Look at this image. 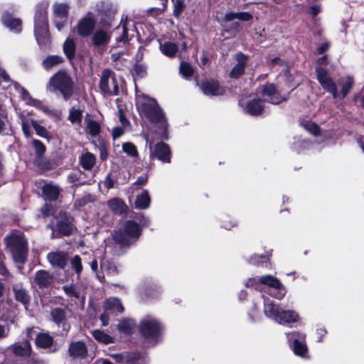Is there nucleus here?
<instances>
[{"label":"nucleus","mask_w":364,"mask_h":364,"mask_svg":"<svg viewBox=\"0 0 364 364\" xmlns=\"http://www.w3.org/2000/svg\"><path fill=\"white\" fill-rule=\"evenodd\" d=\"M52 276L45 270L36 272L34 277V282L40 288L48 287L52 282Z\"/></svg>","instance_id":"nucleus-24"},{"label":"nucleus","mask_w":364,"mask_h":364,"mask_svg":"<svg viewBox=\"0 0 364 364\" xmlns=\"http://www.w3.org/2000/svg\"><path fill=\"white\" fill-rule=\"evenodd\" d=\"M100 131V124L95 121L89 119L87 122L86 132L92 135V136H97Z\"/></svg>","instance_id":"nucleus-47"},{"label":"nucleus","mask_w":364,"mask_h":364,"mask_svg":"<svg viewBox=\"0 0 364 364\" xmlns=\"http://www.w3.org/2000/svg\"><path fill=\"white\" fill-rule=\"evenodd\" d=\"M35 35L41 47L46 46L50 42L48 19L46 11H38L35 16Z\"/></svg>","instance_id":"nucleus-5"},{"label":"nucleus","mask_w":364,"mask_h":364,"mask_svg":"<svg viewBox=\"0 0 364 364\" xmlns=\"http://www.w3.org/2000/svg\"><path fill=\"white\" fill-rule=\"evenodd\" d=\"M136 327V323L129 318L122 319L117 325V330L122 334L128 336L132 333Z\"/></svg>","instance_id":"nucleus-27"},{"label":"nucleus","mask_w":364,"mask_h":364,"mask_svg":"<svg viewBox=\"0 0 364 364\" xmlns=\"http://www.w3.org/2000/svg\"><path fill=\"white\" fill-rule=\"evenodd\" d=\"M31 124L38 136L47 139H51V135L48 131L44 127L40 125L36 120L31 119Z\"/></svg>","instance_id":"nucleus-43"},{"label":"nucleus","mask_w":364,"mask_h":364,"mask_svg":"<svg viewBox=\"0 0 364 364\" xmlns=\"http://www.w3.org/2000/svg\"><path fill=\"white\" fill-rule=\"evenodd\" d=\"M53 9L56 28L60 31L67 22L68 5L63 3H55Z\"/></svg>","instance_id":"nucleus-16"},{"label":"nucleus","mask_w":364,"mask_h":364,"mask_svg":"<svg viewBox=\"0 0 364 364\" xmlns=\"http://www.w3.org/2000/svg\"><path fill=\"white\" fill-rule=\"evenodd\" d=\"M53 341V337L45 333L38 334L36 339L37 346L42 348L50 347L52 345Z\"/></svg>","instance_id":"nucleus-38"},{"label":"nucleus","mask_w":364,"mask_h":364,"mask_svg":"<svg viewBox=\"0 0 364 364\" xmlns=\"http://www.w3.org/2000/svg\"><path fill=\"white\" fill-rule=\"evenodd\" d=\"M353 78L350 76H348L346 78L343 79L341 90V95L342 96V98H344L350 91L353 85Z\"/></svg>","instance_id":"nucleus-45"},{"label":"nucleus","mask_w":364,"mask_h":364,"mask_svg":"<svg viewBox=\"0 0 364 364\" xmlns=\"http://www.w3.org/2000/svg\"><path fill=\"white\" fill-rule=\"evenodd\" d=\"M245 286L247 287H255V289L262 291V288L260 287L259 278H250L245 282Z\"/></svg>","instance_id":"nucleus-59"},{"label":"nucleus","mask_w":364,"mask_h":364,"mask_svg":"<svg viewBox=\"0 0 364 364\" xmlns=\"http://www.w3.org/2000/svg\"><path fill=\"white\" fill-rule=\"evenodd\" d=\"M259 282L262 289V285H265L277 290V291L273 294L275 298L281 299L285 296V288L277 277L269 274L264 275L259 277Z\"/></svg>","instance_id":"nucleus-13"},{"label":"nucleus","mask_w":364,"mask_h":364,"mask_svg":"<svg viewBox=\"0 0 364 364\" xmlns=\"http://www.w3.org/2000/svg\"><path fill=\"white\" fill-rule=\"evenodd\" d=\"M94 338L104 344L113 343L114 342V338L105 333L101 330H95L92 332Z\"/></svg>","instance_id":"nucleus-36"},{"label":"nucleus","mask_w":364,"mask_h":364,"mask_svg":"<svg viewBox=\"0 0 364 364\" xmlns=\"http://www.w3.org/2000/svg\"><path fill=\"white\" fill-rule=\"evenodd\" d=\"M262 95L265 100L274 105H279L287 100L289 97L288 95L281 94L273 84H268L263 87Z\"/></svg>","instance_id":"nucleus-14"},{"label":"nucleus","mask_w":364,"mask_h":364,"mask_svg":"<svg viewBox=\"0 0 364 364\" xmlns=\"http://www.w3.org/2000/svg\"><path fill=\"white\" fill-rule=\"evenodd\" d=\"M316 78L322 88L331 93L334 99L338 97L339 93L338 92L337 86L331 77L321 67H318L316 70Z\"/></svg>","instance_id":"nucleus-10"},{"label":"nucleus","mask_w":364,"mask_h":364,"mask_svg":"<svg viewBox=\"0 0 364 364\" xmlns=\"http://www.w3.org/2000/svg\"><path fill=\"white\" fill-rule=\"evenodd\" d=\"M134 355V362L136 364H147L148 358L146 355H142L136 353H132Z\"/></svg>","instance_id":"nucleus-61"},{"label":"nucleus","mask_w":364,"mask_h":364,"mask_svg":"<svg viewBox=\"0 0 364 364\" xmlns=\"http://www.w3.org/2000/svg\"><path fill=\"white\" fill-rule=\"evenodd\" d=\"M240 106L243 111L252 116H258L262 114L264 110V102L259 99H250L249 100H240Z\"/></svg>","instance_id":"nucleus-15"},{"label":"nucleus","mask_w":364,"mask_h":364,"mask_svg":"<svg viewBox=\"0 0 364 364\" xmlns=\"http://www.w3.org/2000/svg\"><path fill=\"white\" fill-rule=\"evenodd\" d=\"M200 88L205 95L210 96L221 95L225 92L224 87L220 86L217 81L213 80L203 82Z\"/></svg>","instance_id":"nucleus-20"},{"label":"nucleus","mask_w":364,"mask_h":364,"mask_svg":"<svg viewBox=\"0 0 364 364\" xmlns=\"http://www.w3.org/2000/svg\"><path fill=\"white\" fill-rule=\"evenodd\" d=\"M51 316L53 321L57 324L62 323L65 320V312L60 308L52 309Z\"/></svg>","instance_id":"nucleus-46"},{"label":"nucleus","mask_w":364,"mask_h":364,"mask_svg":"<svg viewBox=\"0 0 364 364\" xmlns=\"http://www.w3.org/2000/svg\"><path fill=\"white\" fill-rule=\"evenodd\" d=\"M122 150L131 157H136L138 151L136 146L131 142H125L122 144Z\"/></svg>","instance_id":"nucleus-48"},{"label":"nucleus","mask_w":364,"mask_h":364,"mask_svg":"<svg viewBox=\"0 0 364 364\" xmlns=\"http://www.w3.org/2000/svg\"><path fill=\"white\" fill-rule=\"evenodd\" d=\"M47 87L50 92H60L65 100H68L73 92V82L66 72L59 71L50 79Z\"/></svg>","instance_id":"nucleus-4"},{"label":"nucleus","mask_w":364,"mask_h":364,"mask_svg":"<svg viewBox=\"0 0 364 364\" xmlns=\"http://www.w3.org/2000/svg\"><path fill=\"white\" fill-rule=\"evenodd\" d=\"M180 73L186 78L192 76L193 70L192 67L187 63L182 62L180 65Z\"/></svg>","instance_id":"nucleus-52"},{"label":"nucleus","mask_w":364,"mask_h":364,"mask_svg":"<svg viewBox=\"0 0 364 364\" xmlns=\"http://www.w3.org/2000/svg\"><path fill=\"white\" fill-rule=\"evenodd\" d=\"M160 50L166 56L172 58L176 55L178 51V46L172 42L166 41L160 43Z\"/></svg>","instance_id":"nucleus-31"},{"label":"nucleus","mask_w":364,"mask_h":364,"mask_svg":"<svg viewBox=\"0 0 364 364\" xmlns=\"http://www.w3.org/2000/svg\"><path fill=\"white\" fill-rule=\"evenodd\" d=\"M134 73L137 76L143 77L146 73V68L142 65H136L134 67Z\"/></svg>","instance_id":"nucleus-63"},{"label":"nucleus","mask_w":364,"mask_h":364,"mask_svg":"<svg viewBox=\"0 0 364 364\" xmlns=\"http://www.w3.org/2000/svg\"><path fill=\"white\" fill-rule=\"evenodd\" d=\"M9 130V122L7 113L0 114V134L5 133Z\"/></svg>","instance_id":"nucleus-56"},{"label":"nucleus","mask_w":364,"mask_h":364,"mask_svg":"<svg viewBox=\"0 0 364 364\" xmlns=\"http://www.w3.org/2000/svg\"><path fill=\"white\" fill-rule=\"evenodd\" d=\"M63 51L68 58L72 59L75 53V44L72 38H67L63 45Z\"/></svg>","instance_id":"nucleus-44"},{"label":"nucleus","mask_w":364,"mask_h":364,"mask_svg":"<svg viewBox=\"0 0 364 364\" xmlns=\"http://www.w3.org/2000/svg\"><path fill=\"white\" fill-rule=\"evenodd\" d=\"M43 193L46 200H55L58 198L60 191L58 186L52 183H46L43 187Z\"/></svg>","instance_id":"nucleus-30"},{"label":"nucleus","mask_w":364,"mask_h":364,"mask_svg":"<svg viewBox=\"0 0 364 364\" xmlns=\"http://www.w3.org/2000/svg\"><path fill=\"white\" fill-rule=\"evenodd\" d=\"M100 267L109 275H116L118 274V269L117 265L112 261L105 259L102 258L100 260Z\"/></svg>","instance_id":"nucleus-37"},{"label":"nucleus","mask_w":364,"mask_h":364,"mask_svg":"<svg viewBox=\"0 0 364 364\" xmlns=\"http://www.w3.org/2000/svg\"><path fill=\"white\" fill-rule=\"evenodd\" d=\"M63 62V58L60 55H49L46 58L43 62L42 65L44 69L50 70L53 67L57 66L58 65L62 63Z\"/></svg>","instance_id":"nucleus-33"},{"label":"nucleus","mask_w":364,"mask_h":364,"mask_svg":"<svg viewBox=\"0 0 364 364\" xmlns=\"http://www.w3.org/2000/svg\"><path fill=\"white\" fill-rule=\"evenodd\" d=\"M15 89L18 91L21 99L28 105L33 106L43 112L49 114L50 113V110L49 107L43 105V102L38 100L33 99L29 94V92L17 82H13Z\"/></svg>","instance_id":"nucleus-12"},{"label":"nucleus","mask_w":364,"mask_h":364,"mask_svg":"<svg viewBox=\"0 0 364 364\" xmlns=\"http://www.w3.org/2000/svg\"><path fill=\"white\" fill-rule=\"evenodd\" d=\"M30 126H31V119H28L26 118H23L21 119L22 131L26 138H29L32 135V132L30 129Z\"/></svg>","instance_id":"nucleus-55"},{"label":"nucleus","mask_w":364,"mask_h":364,"mask_svg":"<svg viewBox=\"0 0 364 364\" xmlns=\"http://www.w3.org/2000/svg\"><path fill=\"white\" fill-rule=\"evenodd\" d=\"M70 264L75 272L79 276L82 271V259L79 255H75L70 259Z\"/></svg>","instance_id":"nucleus-49"},{"label":"nucleus","mask_w":364,"mask_h":364,"mask_svg":"<svg viewBox=\"0 0 364 364\" xmlns=\"http://www.w3.org/2000/svg\"><path fill=\"white\" fill-rule=\"evenodd\" d=\"M47 259L53 267L63 269L68 262V255L62 251L51 252L48 254Z\"/></svg>","instance_id":"nucleus-19"},{"label":"nucleus","mask_w":364,"mask_h":364,"mask_svg":"<svg viewBox=\"0 0 364 364\" xmlns=\"http://www.w3.org/2000/svg\"><path fill=\"white\" fill-rule=\"evenodd\" d=\"M5 242L15 262L23 264L28 254L27 242L23 235L19 232H13L5 238Z\"/></svg>","instance_id":"nucleus-2"},{"label":"nucleus","mask_w":364,"mask_h":364,"mask_svg":"<svg viewBox=\"0 0 364 364\" xmlns=\"http://www.w3.org/2000/svg\"><path fill=\"white\" fill-rule=\"evenodd\" d=\"M145 139L146 143H149V148L151 152V156H155L159 160L164 163H170L171 162V151L168 146L164 143L160 142L155 145L153 147L152 144L153 141L149 140V137L148 135H145Z\"/></svg>","instance_id":"nucleus-11"},{"label":"nucleus","mask_w":364,"mask_h":364,"mask_svg":"<svg viewBox=\"0 0 364 364\" xmlns=\"http://www.w3.org/2000/svg\"><path fill=\"white\" fill-rule=\"evenodd\" d=\"M109 39V36L102 30L97 31L92 37L93 43L97 46L106 45Z\"/></svg>","instance_id":"nucleus-40"},{"label":"nucleus","mask_w":364,"mask_h":364,"mask_svg":"<svg viewBox=\"0 0 364 364\" xmlns=\"http://www.w3.org/2000/svg\"><path fill=\"white\" fill-rule=\"evenodd\" d=\"M69 353L73 358H82L87 353V348L83 342H73L70 345Z\"/></svg>","instance_id":"nucleus-26"},{"label":"nucleus","mask_w":364,"mask_h":364,"mask_svg":"<svg viewBox=\"0 0 364 364\" xmlns=\"http://www.w3.org/2000/svg\"><path fill=\"white\" fill-rule=\"evenodd\" d=\"M136 106L141 117L146 118L152 123L159 124V134L161 138L167 139L168 124L156 100L136 90Z\"/></svg>","instance_id":"nucleus-1"},{"label":"nucleus","mask_w":364,"mask_h":364,"mask_svg":"<svg viewBox=\"0 0 364 364\" xmlns=\"http://www.w3.org/2000/svg\"><path fill=\"white\" fill-rule=\"evenodd\" d=\"M122 56V53H114L111 55V60L112 62H115L114 67L118 70H122V68L119 65L118 62L121 61V58Z\"/></svg>","instance_id":"nucleus-62"},{"label":"nucleus","mask_w":364,"mask_h":364,"mask_svg":"<svg viewBox=\"0 0 364 364\" xmlns=\"http://www.w3.org/2000/svg\"><path fill=\"white\" fill-rule=\"evenodd\" d=\"M82 111L77 108L72 107L70 110L68 119L72 123H79L81 121Z\"/></svg>","instance_id":"nucleus-51"},{"label":"nucleus","mask_w":364,"mask_h":364,"mask_svg":"<svg viewBox=\"0 0 364 364\" xmlns=\"http://www.w3.org/2000/svg\"><path fill=\"white\" fill-rule=\"evenodd\" d=\"M236 60L237 63L230 72V77L233 78H237L243 73L247 63V57L242 53H239L236 54Z\"/></svg>","instance_id":"nucleus-23"},{"label":"nucleus","mask_w":364,"mask_h":364,"mask_svg":"<svg viewBox=\"0 0 364 364\" xmlns=\"http://www.w3.org/2000/svg\"><path fill=\"white\" fill-rule=\"evenodd\" d=\"M14 291L15 298L18 301L22 303L25 306L29 302L30 296L28 291L22 287L21 284H16L14 286Z\"/></svg>","instance_id":"nucleus-32"},{"label":"nucleus","mask_w":364,"mask_h":364,"mask_svg":"<svg viewBox=\"0 0 364 364\" xmlns=\"http://www.w3.org/2000/svg\"><path fill=\"white\" fill-rule=\"evenodd\" d=\"M73 230V225L70 218L64 216L60 220L58 221L56 230H53L52 238L60 237V235H69Z\"/></svg>","instance_id":"nucleus-18"},{"label":"nucleus","mask_w":364,"mask_h":364,"mask_svg":"<svg viewBox=\"0 0 364 364\" xmlns=\"http://www.w3.org/2000/svg\"><path fill=\"white\" fill-rule=\"evenodd\" d=\"M172 2L174 6L173 15L178 17L185 8L184 0H172Z\"/></svg>","instance_id":"nucleus-54"},{"label":"nucleus","mask_w":364,"mask_h":364,"mask_svg":"<svg viewBox=\"0 0 364 364\" xmlns=\"http://www.w3.org/2000/svg\"><path fill=\"white\" fill-rule=\"evenodd\" d=\"M3 24L14 33L21 31V21L19 18L13 17L11 14H5L2 17Z\"/></svg>","instance_id":"nucleus-22"},{"label":"nucleus","mask_w":364,"mask_h":364,"mask_svg":"<svg viewBox=\"0 0 364 364\" xmlns=\"http://www.w3.org/2000/svg\"><path fill=\"white\" fill-rule=\"evenodd\" d=\"M31 347L28 341H25L23 344H15L13 347V351L18 355H28L30 354Z\"/></svg>","instance_id":"nucleus-42"},{"label":"nucleus","mask_w":364,"mask_h":364,"mask_svg":"<svg viewBox=\"0 0 364 364\" xmlns=\"http://www.w3.org/2000/svg\"><path fill=\"white\" fill-rule=\"evenodd\" d=\"M109 209L116 215H122L128 210L127 205L119 198H115L107 202Z\"/></svg>","instance_id":"nucleus-25"},{"label":"nucleus","mask_w":364,"mask_h":364,"mask_svg":"<svg viewBox=\"0 0 364 364\" xmlns=\"http://www.w3.org/2000/svg\"><path fill=\"white\" fill-rule=\"evenodd\" d=\"M150 205V198L148 192L144 191L140 195H138L135 200V207L137 209H146Z\"/></svg>","instance_id":"nucleus-35"},{"label":"nucleus","mask_w":364,"mask_h":364,"mask_svg":"<svg viewBox=\"0 0 364 364\" xmlns=\"http://www.w3.org/2000/svg\"><path fill=\"white\" fill-rule=\"evenodd\" d=\"M135 23L134 21L127 19V17L122 18L120 24L113 31V35L117 43L126 44L133 37Z\"/></svg>","instance_id":"nucleus-7"},{"label":"nucleus","mask_w":364,"mask_h":364,"mask_svg":"<svg viewBox=\"0 0 364 364\" xmlns=\"http://www.w3.org/2000/svg\"><path fill=\"white\" fill-rule=\"evenodd\" d=\"M223 227L227 230H230V228L237 225V222L234 220H231L230 217L228 215L224 216L222 219Z\"/></svg>","instance_id":"nucleus-58"},{"label":"nucleus","mask_w":364,"mask_h":364,"mask_svg":"<svg viewBox=\"0 0 364 364\" xmlns=\"http://www.w3.org/2000/svg\"><path fill=\"white\" fill-rule=\"evenodd\" d=\"M281 308L272 300L264 297V312L267 317L277 322Z\"/></svg>","instance_id":"nucleus-21"},{"label":"nucleus","mask_w":364,"mask_h":364,"mask_svg":"<svg viewBox=\"0 0 364 364\" xmlns=\"http://www.w3.org/2000/svg\"><path fill=\"white\" fill-rule=\"evenodd\" d=\"M95 163V157L90 152H86L80 157V164L85 169H91Z\"/></svg>","instance_id":"nucleus-41"},{"label":"nucleus","mask_w":364,"mask_h":364,"mask_svg":"<svg viewBox=\"0 0 364 364\" xmlns=\"http://www.w3.org/2000/svg\"><path fill=\"white\" fill-rule=\"evenodd\" d=\"M309 144L308 141L304 140L299 139L297 141H294L292 144V149H294L296 151H300L303 149L309 147Z\"/></svg>","instance_id":"nucleus-60"},{"label":"nucleus","mask_w":364,"mask_h":364,"mask_svg":"<svg viewBox=\"0 0 364 364\" xmlns=\"http://www.w3.org/2000/svg\"><path fill=\"white\" fill-rule=\"evenodd\" d=\"M32 145L37 156H41L43 155L46 151V146L41 141L38 139H33L32 141Z\"/></svg>","instance_id":"nucleus-53"},{"label":"nucleus","mask_w":364,"mask_h":364,"mask_svg":"<svg viewBox=\"0 0 364 364\" xmlns=\"http://www.w3.org/2000/svg\"><path fill=\"white\" fill-rule=\"evenodd\" d=\"M289 346L295 355L305 358L308 354V348L305 342V335L299 332L286 333Z\"/></svg>","instance_id":"nucleus-9"},{"label":"nucleus","mask_w":364,"mask_h":364,"mask_svg":"<svg viewBox=\"0 0 364 364\" xmlns=\"http://www.w3.org/2000/svg\"><path fill=\"white\" fill-rule=\"evenodd\" d=\"M304 127L306 130L314 135H318L319 133V128L315 123L311 121H306L304 124Z\"/></svg>","instance_id":"nucleus-57"},{"label":"nucleus","mask_w":364,"mask_h":364,"mask_svg":"<svg viewBox=\"0 0 364 364\" xmlns=\"http://www.w3.org/2000/svg\"><path fill=\"white\" fill-rule=\"evenodd\" d=\"M299 319V315L291 310H283L281 309L279 318L277 322L279 323H286L296 322Z\"/></svg>","instance_id":"nucleus-29"},{"label":"nucleus","mask_w":364,"mask_h":364,"mask_svg":"<svg viewBox=\"0 0 364 364\" xmlns=\"http://www.w3.org/2000/svg\"><path fill=\"white\" fill-rule=\"evenodd\" d=\"M141 232V229L137 223L127 220L114 231L113 239L121 246L129 245L138 240Z\"/></svg>","instance_id":"nucleus-3"},{"label":"nucleus","mask_w":364,"mask_h":364,"mask_svg":"<svg viewBox=\"0 0 364 364\" xmlns=\"http://www.w3.org/2000/svg\"><path fill=\"white\" fill-rule=\"evenodd\" d=\"M110 356L118 363L120 364H136L134 362L135 358L132 353H114L111 354Z\"/></svg>","instance_id":"nucleus-34"},{"label":"nucleus","mask_w":364,"mask_h":364,"mask_svg":"<svg viewBox=\"0 0 364 364\" xmlns=\"http://www.w3.org/2000/svg\"><path fill=\"white\" fill-rule=\"evenodd\" d=\"M139 330L144 338L156 343L162 331V326L156 319L146 317L140 322Z\"/></svg>","instance_id":"nucleus-6"},{"label":"nucleus","mask_w":364,"mask_h":364,"mask_svg":"<svg viewBox=\"0 0 364 364\" xmlns=\"http://www.w3.org/2000/svg\"><path fill=\"white\" fill-rule=\"evenodd\" d=\"M248 262H249V263H250L253 265L260 266L264 262L265 263L268 262L269 257L267 256H265L264 255H254L250 258Z\"/></svg>","instance_id":"nucleus-50"},{"label":"nucleus","mask_w":364,"mask_h":364,"mask_svg":"<svg viewBox=\"0 0 364 364\" xmlns=\"http://www.w3.org/2000/svg\"><path fill=\"white\" fill-rule=\"evenodd\" d=\"M104 308L105 311L114 313H122L124 311V307L120 300L114 297L107 299L104 304Z\"/></svg>","instance_id":"nucleus-28"},{"label":"nucleus","mask_w":364,"mask_h":364,"mask_svg":"<svg viewBox=\"0 0 364 364\" xmlns=\"http://www.w3.org/2000/svg\"><path fill=\"white\" fill-rule=\"evenodd\" d=\"M100 88L106 95H116L118 94V85L114 73L110 70H104L101 74Z\"/></svg>","instance_id":"nucleus-8"},{"label":"nucleus","mask_w":364,"mask_h":364,"mask_svg":"<svg viewBox=\"0 0 364 364\" xmlns=\"http://www.w3.org/2000/svg\"><path fill=\"white\" fill-rule=\"evenodd\" d=\"M124 133V129L122 127H116L113 129L112 136L114 139L119 138Z\"/></svg>","instance_id":"nucleus-64"},{"label":"nucleus","mask_w":364,"mask_h":364,"mask_svg":"<svg viewBox=\"0 0 364 364\" xmlns=\"http://www.w3.org/2000/svg\"><path fill=\"white\" fill-rule=\"evenodd\" d=\"M252 18L251 14L247 12H230L225 14L224 21L225 22L232 21L235 19H239L244 21H247Z\"/></svg>","instance_id":"nucleus-39"},{"label":"nucleus","mask_w":364,"mask_h":364,"mask_svg":"<svg viewBox=\"0 0 364 364\" xmlns=\"http://www.w3.org/2000/svg\"><path fill=\"white\" fill-rule=\"evenodd\" d=\"M95 25V21L92 14L89 13L86 16L82 18L77 25V31L79 35L82 36H87L90 35Z\"/></svg>","instance_id":"nucleus-17"}]
</instances>
